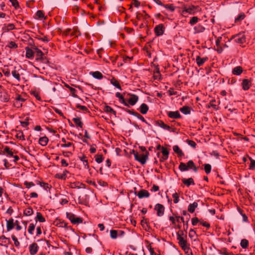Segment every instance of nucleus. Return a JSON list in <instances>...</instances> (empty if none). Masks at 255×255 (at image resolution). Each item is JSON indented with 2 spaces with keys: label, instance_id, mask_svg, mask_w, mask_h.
<instances>
[{
  "label": "nucleus",
  "instance_id": "1",
  "mask_svg": "<svg viewBox=\"0 0 255 255\" xmlns=\"http://www.w3.org/2000/svg\"><path fill=\"white\" fill-rule=\"evenodd\" d=\"M134 158L136 160L139 161L142 164L145 163L148 155V152L146 151L145 153L138 154V152H135L134 150L132 151Z\"/></svg>",
  "mask_w": 255,
  "mask_h": 255
},
{
  "label": "nucleus",
  "instance_id": "2",
  "mask_svg": "<svg viewBox=\"0 0 255 255\" xmlns=\"http://www.w3.org/2000/svg\"><path fill=\"white\" fill-rule=\"evenodd\" d=\"M243 161L246 166V163L249 164V169L250 170L255 169V160L253 159L249 156H245L243 158Z\"/></svg>",
  "mask_w": 255,
  "mask_h": 255
},
{
  "label": "nucleus",
  "instance_id": "3",
  "mask_svg": "<svg viewBox=\"0 0 255 255\" xmlns=\"http://www.w3.org/2000/svg\"><path fill=\"white\" fill-rule=\"evenodd\" d=\"M67 217L74 224H78L82 222V219L79 217H76L75 215L71 213H67Z\"/></svg>",
  "mask_w": 255,
  "mask_h": 255
},
{
  "label": "nucleus",
  "instance_id": "4",
  "mask_svg": "<svg viewBox=\"0 0 255 255\" xmlns=\"http://www.w3.org/2000/svg\"><path fill=\"white\" fill-rule=\"evenodd\" d=\"M177 239L179 241V244L184 250L186 251L189 250V248L187 246V242L184 240L183 237H181L180 235L178 234Z\"/></svg>",
  "mask_w": 255,
  "mask_h": 255
},
{
  "label": "nucleus",
  "instance_id": "5",
  "mask_svg": "<svg viewBox=\"0 0 255 255\" xmlns=\"http://www.w3.org/2000/svg\"><path fill=\"white\" fill-rule=\"evenodd\" d=\"M252 85V80L251 79H245L243 80L242 82V89L244 90H248L250 89Z\"/></svg>",
  "mask_w": 255,
  "mask_h": 255
},
{
  "label": "nucleus",
  "instance_id": "6",
  "mask_svg": "<svg viewBox=\"0 0 255 255\" xmlns=\"http://www.w3.org/2000/svg\"><path fill=\"white\" fill-rule=\"evenodd\" d=\"M155 210L157 211V215L159 217L163 215L164 208V206L160 204H157L155 206Z\"/></svg>",
  "mask_w": 255,
  "mask_h": 255
},
{
  "label": "nucleus",
  "instance_id": "7",
  "mask_svg": "<svg viewBox=\"0 0 255 255\" xmlns=\"http://www.w3.org/2000/svg\"><path fill=\"white\" fill-rule=\"evenodd\" d=\"M154 31L157 36L161 35L163 33V26L162 24L157 25L154 28Z\"/></svg>",
  "mask_w": 255,
  "mask_h": 255
},
{
  "label": "nucleus",
  "instance_id": "8",
  "mask_svg": "<svg viewBox=\"0 0 255 255\" xmlns=\"http://www.w3.org/2000/svg\"><path fill=\"white\" fill-rule=\"evenodd\" d=\"M25 56L26 58L30 59L33 58L35 56L34 49H26Z\"/></svg>",
  "mask_w": 255,
  "mask_h": 255
},
{
  "label": "nucleus",
  "instance_id": "9",
  "mask_svg": "<svg viewBox=\"0 0 255 255\" xmlns=\"http://www.w3.org/2000/svg\"><path fill=\"white\" fill-rule=\"evenodd\" d=\"M137 196L140 199L143 198L144 197L147 198L149 196V193L147 190H141L138 192Z\"/></svg>",
  "mask_w": 255,
  "mask_h": 255
},
{
  "label": "nucleus",
  "instance_id": "10",
  "mask_svg": "<svg viewBox=\"0 0 255 255\" xmlns=\"http://www.w3.org/2000/svg\"><path fill=\"white\" fill-rule=\"evenodd\" d=\"M195 6H192L189 8L183 9L182 11V14L185 15L187 13L193 14L194 13Z\"/></svg>",
  "mask_w": 255,
  "mask_h": 255
},
{
  "label": "nucleus",
  "instance_id": "11",
  "mask_svg": "<svg viewBox=\"0 0 255 255\" xmlns=\"http://www.w3.org/2000/svg\"><path fill=\"white\" fill-rule=\"evenodd\" d=\"M138 99V98L137 96L135 95H132L130 96L129 98L128 99V102L130 105L133 106L137 102Z\"/></svg>",
  "mask_w": 255,
  "mask_h": 255
},
{
  "label": "nucleus",
  "instance_id": "12",
  "mask_svg": "<svg viewBox=\"0 0 255 255\" xmlns=\"http://www.w3.org/2000/svg\"><path fill=\"white\" fill-rule=\"evenodd\" d=\"M35 51V56L37 60L43 59V52L39 49H34Z\"/></svg>",
  "mask_w": 255,
  "mask_h": 255
},
{
  "label": "nucleus",
  "instance_id": "13",
  "mask_svg": "<svg viewBox=\"0 0 255 255\" xmlns=\"http://www.w3.org/2000/svg\"><path fill=\"white\" fill-rule=\"evenodd\" d=\"M146 16L148 17V16L144 10L142 11V13L140 12H138L136 13V17L139 20L146 19Z\"/></svg>",
  "mask_w": 255,
  "mask_h": 255
},
{
  "label": "nucleus",
  "instance_id": "14",
  "mask_svg": "<svg viewBox=\"0 0 255 255\" xmlns=\"http://www.w3.org/2000/svg\"><path fill=\"white\" fill-rule=\"evenodd\" d=\"M167 115L169 117L173 119H177L180 117V113L178 111L169 112Z\"/></svg>",
  "mask_w": 255,
  "mask_h": 255
},
{
  "label": "nucleus",
  "instance_id": "15",
  "mask_svg": "<svg viewBox=\"0 0 255 255\" xmlns=\"http://www.w3.org/2000/svg\"><path fill=\"white\" fill-rule=\"evenodd\" d=\"M37 245L36 243H33L29 246V251L31 255L35 254L37 252Z\"/></svg>",
  "mask_w": 255,
  "mask_h": 255
},
{
  "label": "nucleus",
  "instance_id": "16",
  "mask_svg": "<svg viewBox=\"0 0 255 255\" xmlns=\"http://www.w3.org/2000/svg\"><path fill=\"white\" fill-rule=\"evenodd\" d=\"M207 59V57L201 58L199 56H196V58L197 64L199 66L202 65Z\"/></svg>",
  "mask_w": 255,
  "mask_h": 255
},
{
  "label": "nucleus",
  "instance_id": "17",
  "mask_svg": "<svg viewBox=\"0 0 255 255\" xmlns=\"http://www.w3.org/2000/svg\"><path fill=\"white\" fill-rule=\"evenodd\" d=\"M78 31L76 30H72L71 29H67L65 31L64 33L66 35H69L71 36L75 35L76 36H78L77 33Z\"/></svg>",
  "mask_w": 255,
  "mask_h": 255
},
{
  "label": "nucleus",
  "instance_id": "18",
  "mask_svg": "<svg viewBox=\"0 0 255 255\" xmlns=\"http://www.w3.org/2000/svg\"><path fill=\"white\" fill-rule=\"evenodd\" d=\"M240 246L244 249H247L249 246V241L247 239H242L240 242Z\"/></svg>",
  "mask_w": 255,
  "mask_h": 255
},
{
  "label": "nucleus",
  "instance_id": "19",
  "mask_svg": "<svg viewBox=\"0 0 255 255\" xmlns=\"http://www.w3.org/2000/svg\"><path fill=\"white\" fill-rule=\"evenodd\" d=\"M197 206H198V203L196 202H194L192 204H190L189 205L188 208V210L190 213H193L195 211V209L197 207Z\"/></svg>",
  "mask_w": 255,
  "mask_h": 255
},
{
  "label": "nucleus",
  "instance_id": "20",
  "mask_svg": "<svg viewBox=\"0 0 255 255\" xmlns=\"http://www.w3.org/2000/svg\"><path fill=\"white\" fill-rule=\"evenodd\" d=\"M90 74L92 75L94 78L97 79H101L103 77L102 74L99 71L91 72Z\"/></svg>",
  "mask_w": 255,
  "mask_h": 255
},
{
  "label": "nucleus",
  "instance_id": "21",
  "mask_svg": "<svg viewBox=\"0 0 255 255\" xmlns=\"http://www.w3.org/2000/svg\"><path fill=\"white\" fill-rule=\"evenodd\" d=\"M148 110L147 105L144 103L141 105L140 107V111L142 114H145Z\"/></svg>",
  "mask_w": 255,
  "mask_h": 255
},
{
  "label": "nucleus",
  "instance_id": "22",
  "mask_svg": "<svg viewBox=\"0 0 255 255\" xmlns=\"http://www.w3.org/2000/svg\"><path fill=\"white\" fill-rule=\"evenodd\" d=\"M13 227V220L12 219L6 221V228L7 231H9L12 229Z\"/></svg>",
  "mask_w": 255,
  "mask_h": 255
},
{
  "label": "nucleus",
  "instance_id": "23",
  "mask_svg": "<svg viewBox=\"0 0 255 255\" xmlns=\"http://www.w3.org/2000/svg\"><path fill=\"white\" fill-rule=\"evenodd\" d=\"M48 141V138L46 136L40 137L39 140V143L42 146H45Z\"/></svg>",
  "mask_w": 255,
  "mask_h": 255
},
{
  "label": "nucleus",
  "instance_id": "24",
  "mask_svg": "<svg viewBox=\"0 0 255 255\" xmlns=\"http://www.w3.org/2000/svg\"><path fill=\"white\" fill-rule=\"evenodd\" d=\"M187 166H188V169H193L195 172L197 171V168L195 167V164L192 160H189L187 164Z\"/></svg>",
  "mask_w": 255,
  "mask_h": 255
},
{
  "label": "nucleus",
  "instance_id": "25",
  "mask_svg": "<svg viewBox=\"0 0 255 255\" xmlns=\"http://www.w3.org/2000/svg\"><path fill=\"white\" fill-rule=\"evenodd\" d=\"M182 182L187 186H189L191 184H194V181L192 178L188 179H183Z\"/></svg>",
  "mask_w": 255,
  "mask_h": 255
},
{
  "label": "nucleus",
  "instance_id": "26",
  "mask_svg": "<svg viewBox=\"0 0 255 255\" xmlns=\"http://www.w3.org/2000/svg\"><path fill=\"white\" fill-rule=\"evenodd\" d=\"M111 83L114 86L116 87L117 88L119 89L120 90H122L121 87L119 83V82L115 78H112L111 80Z\"/></svg>",
  "mask_w": 255,
  "mask_h": 255
},
{
  "label": "nucleus",
  "instance_id": "27",
  "mask_svg": "<svg viewBox=\"0 0 255 255\" xmlns=\"http://www.w3.org/2000/svg\"><path fill=\"white\" fill-rule=\"evenodd\" d=\"M24 99L23 98H22L20 96L18 95L17 97L16 98V102L15 103V104L17 106H22V103H20V102L24 101Z\"/></svg>",
  "mask_w": 255,
  "mask_h": 255
},
{
  "label": "nucleus",
  "instance_id": "28",
  "mask_svg": "<svg viewBox=\"0 0 255 255\" xmlns=\"http://www.w3.org/2000/svg\"><path fill=\"white\" fill-rule=\"evenodd\" d=\"M173 149L174 151L177 153L179 156H182L183 155V153L178 145H174L173 147Z\"/></svg>",
  "mask_w": 255,
  "mask_h": 255
},
{
  "label": "nucleus",
  "instance_id": "29",
  "mask_svg": "<svg viewBox=\"0 0 255 255\" xmlns=\"http://www.w3.org/2000/svg\"><path fill=\"white\" fill-rule=\"evenodd\" d=\"M36 222H37V221H36V222H35V224H34V223H30L29 224V227H28V232L31 235L33 234V231L35 229Z\"/></svg>",
  "mask_w": 255,
  "mask_h": 255
},
{
  "label": "nucleus",
  "instance_id": "30",
  "mask_svg": "<svg viewBox=\"0 0 255 255\" xmlns=\"http://www.w3.org/2000/svg\"><path fill=\"white\" fill-rule=\"evenodd\" d=\"M179 168L181 171H185L188 170V166H187V164L183 162L180 163Z\"/></svg>",
  "mask_w": 255,
  "mask_h": 255
},
{
  "label": "nucleus",
  "instance_id": "31",
  "mask_svg": "<svg viewBox=\"0 0 255 255\" xmlns=\"http://www.w3.org/2000/svg\"><path fill=\"white\" fill-rule=\"evenodd\" d=\"M35 219L36 220H38L40 222H44L45 221L44 218L42 216V214L39 212L37 213Z\"/></svg>",
  "mask_w": 255,
  "mask_h": 255
},
{
  "label": "nucleus",
  "instance_id": "32",
  "mask_svg": "<svg viewBox=\"0 0 255 255\" xmlns=\"http://www.w3.org/2000/svg\"><path fill=\"white\" fill-rule=\"evenodd\" d=\"M240 215L242 216V219L243 222H244L245 223H246L247 224H249V220H248V217L247 216V215L245 213H243L241 210H240Z\"/></svg>",
  "mask_w": 255,
  "mask_h": 255
},
{
  "label": "nucleus",
  "instance_id": "33",
  "mask_svg": "<svg viewBox=\"0 0 255 255\" xmlns=\"http://www.w3.org/2000/svg\"><path fill=\"white\" fill-rule=\"evenodd\" d=\"M23 214L25 216H30L33 214V210L31 208L28 207L25 209Z\"/></svg>",
  "mask_w": 255,
  "mask_h": 255
},
{
  "label": "nucleus",
  "instance_id": "34",
  "mask_svg": "<svg viewBox=\"0 0 255 255\" xmlns=\"http://www.w3.org/2000/svg\"><path fill=\"white\" fill-rule=\"evenodd\" d=\"M3 28L7 30H12L15 28V26L12 23H9L7 24H4Z\"/></svg>",
  "mask_w": 255,
  "mask_h": 255
},
{
  "label": "nucleus",
  "instance_id": "35",
  "mask_svg": "<svg viewBox=\"0 0 255 255\" xmlns=\"http://www.w3.org/2000/svg\"><path fill=\"white\" fill-rule=\"evenodd\" d=\"M3 151L7 154L9 156H13V152L9 147L6 146L3 149Z\"/></svg>",
  "mask_w": 255,
  "mask_h": 255
},
{
  "label": "nucleus",
  "instance_id": "36",
  "mask_svg": "<svg viewBox=\"0 0 255 255\" xmlns=\"http://www.w3.org/2000/svg\"><path fill=\"white\" fill-rule=\"evenodd\" d=\"M11 74L13 77H14L16 80H17L18 81H20V75L16 70L12 71Z\"/></svg>",
  "mask_w": 255,
  "mask_h": 255
},
{
  "label": "nucleus",
  "instance_id": "37",
  "mask_svg": "<svg viewBox=\"0 0 255 255\" xmlns=\"http://www.w3.org/2000/svg\"><path fill=\"white\" fill-rule=\"evenodd\" d=\"M180 111L182 113L187 115L190 113V110L187 107H183L180 109Z\"/></svg>",
  "mask_w": 255,
  "mask_h": 255
},
{
  "label": "nucleus",
  "instance_id": "38",
  "mask_svg": "<svg viewBox=\"0 0 255 255\" xmlns=\"http://www.w3.org/2000/svg\"><path fill=\"white\" fill-rule=\"evenodd\" d=\"M117 231L116 230H111L110 231V237L113 239H115L117 238Z\"/></svg>",
  "mask_w": 255,
  "mask_h": 255
},
{
  "label": "nucleus",
  "instance_id": "39",
  "mask_svg": "<svg viewBox=\"0 0 255 255\" xmlns=\"http://www.w3.org/2000/svg\"><path fill=\"white\" fill-rule=\"evenodd\" d=\"M73 121L74 122L75 124L78 126H79L80 127H82V123L81 121V120L79 118H76L73 119Z\"/></svg>",
  "mask_w": 255,
  "mask_h": 255
},
{
  "label": "nucleus",
  "instance_id": "40",
  "mask_svg": "<svg viewBox=\"0 0 255 255\" xmlns=\"http://www.w3.org/2000/svg\"><path fill=\"white\" fill-rule=\"evenodd\" d=\"M204 169L206 173L209 174L210 173L211 170V166L209 164H206L204 166Z\"/></svg>",
  "mask_w": 255,
  "mask_h": 255
},
{
  "label": "nucleus",
  "instance_id": "41",
  "mask_svg": "<svg viewBox=\"0 0 255 255\" xmlns=\"http://www.w3.org/2000/svg\"><path fill=\"white\" fill-rule=\"evenodd\" d=\"M198 20V18L196 16H194L191 18V19L190 20L189 23L193 25L196 24Z\"/></svg>",
  "mask_w": 255,
  "mask_h": 255
},
{
  "label": "nucleus",
  "instance_id": "42",
  "mask_svg": "<svg viewBox=\"0 0 255 255\" xmlns=\"http://www.w3.org/2000/svg\"><path fill=\"white\" fill-rule=\"evenodd\" d=\"M161 151L163 155L165 156L164 159H167L168 158V155L169 154L168 151L167 149V148L162 147Z\"/></svg>",
  "mask_w": 255,
  "mask_h": 255
},
{
  "label": "nucleus",
  "instance_id": "43",
  "mask_svg": "<svg viewBox=\"0 0 255 255\" xmlns=\"http://www.w3.org/2000/svg\"><path fill=\"white\" fill-rule=\"evenodd\" d=\"M105 111L107 113H113L114 115L116 114V112L114 111V110L112 109L110 107L108 106L105 107Z\"/></svg>",
  "mask_w": 255,
  "mask_h": 255
},
{
  "label": "nucleus",
  "instance_id": "44",
  "mask_svg": "<svg viewBox=\"0 0 255 255\" xmlns=\"http://www.w3.org/2000/svg\"><path fill=\"white\" fill-rule=\"evenodd\" d=\"M96 161L98 163H101L103 160V157L102 155H96Z\"/></svg>",
  "mask_w": 255,
  "mask_h": 255
},
{
  "label": "nucleus",
  "instance_id": "45",
  "mask_svg": "<svg viewBox=\"0 0 255 255\" xmlns=\"http://www.w3.org/2000/svg\"><path fill=\"white\" fill-rule=\"evenodd\" d=\"M159 126L163 129L169 130L170 128L169 126L165 124L163 122H160Z\"/></svg>",
  "mask_w": 255,
  "mask_h": 255
},
{
  "label": "nucleus",
  "instance_id": "46",
  "mask_svg": "<svg viewBox=\"0 0 255 255\" xmlns=\"http://www.w3.org/2000/svg\"><path fill=\"white\" fill-rule=\"evenodd\" d=\"M12 5L16 9L19 7V4L17 0H9Z\"/></svg>",
  "mask_w": 255,
  "mask_h": 255
},
{
  "label": "nucleus",
  "instance_id": "47",
  "mask_svg": "<svg viewBox=\"0 0 255 255\" xmlns=\"http://www.w3.org/2000/svg\"><path fill=\"white\" fill-rule=\"evenodd\" d=\"M172 197L174 198L173 201L174 203H177L179 202V196L178 194L175 192L172 195Z\"/></svg>",
  "mask_w": 255,
  "mask_h": 255
},
{
  "label": "nucleus",
  "instance_id": "48",
  "mask_svg": "<svg viewBox=\"0 0 255 255\" xmlns=\"http://www.w3.org/2000/svg\"><path fill=\"white\" fill-rule=\"evenodd\" d=\"M16 136L17 138H19L20 140H24V135L22 132L20 131L17 133Z\"/></svg>",
  "mask_w": 255,
  "mask_h": 255
},
{
  "label": "nucleus",
  "instance_id": "49",
  "mask_svg": "<svg viewBox=\"0 0 255 255\" xmlns=\"http://www.w3.org/2000/svg\"><path fill=\"white\" fill-rule=\"evenodd\" d=\"M163 6L164 7H165L166 8L169 9L171 11H173L175 10V8L172 4H170V5L163 4Z\"/></svg>",
  "mask_w": 255,
  "mask_h": 255
},
{
  "label": "nucleus",
  "instance_id": "50",
  "mask_svg": "<svg viewBox=\"0 0 255 255\" xmlns=\"http://www.w3.org/2000/svg\"><path fill=\"white\" fill-rule=\"evenodd\" d=\"M36 15L39 18H42L44 17V13L43 11L40 10H38L36 12Z\"/></svg>",
  "mask_w": 255,
  "mask_h": 255
},
{
  "label": "nucleus",
  "instance_id": "51",
  "mask_svg": "<svg viewBox=\"0 0 255 255\" xmlns=\"http://www.w3.org/2000/svg\"><path fill=\"white\" fill-rule=\"evenodd\" d=\"M8 241V239L4 237H0V244L2 245L4 244H6Z\"/></svg>",
  "mask_w": 255,
  "mask_h": 255
},
{
  "label": "nucleus",
  "instance_id": "52",
  "mask_svg": "<svg viewBox=\"0 0 255 255\" xmlns=\"http://www.w3.org/2000/svg\"><path fill=\"white\" fill-rule=\"evenodd\" d=\"M11 238L14 242V245L16 247H18L19 245V243L17 239L14 236H12Z\"/></svg>",
  "mask_w": 255,
  "mask_h": 255
},
{
  "label": "nucleus",
  "instance_id": "53",
  "mask_svg": "<svg viewBox=\"0 0 255 255\" xmlns=\"http://www.w3.org/2000/svg\"><path fill=\"white\" fill-rule=\"evenodd\" d=\"M134 116H135L136 117H137V118H138L139 119H140V120H141L142 122L145 123L146 124H147V123L146 122V121L145 120V119H144V118L141 116L140 115H139V114H137V113H136Z\"/></svg>",
  "mask_w": 255,
  "mask_h": 255
},
{
  "label": "nucleus",
  "instance_id": "54",
  "mask_svg": "<svg viewBox=\"0 0 255 255\" xmlns=\"http://www.w3.org/2000/svg\"><path fill=\"white\" fill-rule=\"evenodd\" d=\"M76 107L83 111H87L88 110V109L86 107L84 106H82V105H77L76 106Z\"/></svg>",
  "mask_w": 255,
  "mask_h": 255
},
{
  "label": "nucleus",
  "instance_id": "55",
  "mask_svg": "<svg viewBox=\"0 0 255 255\" xmlns=\"http://www.w3.org/2000/svg\"><path fill=\"white\" fill-rule=\"evenodd\" d=\"M245 39V34L244 33L242 34L240 33V43H244L246 41Z\"/></svg>",
  "mask_w": 255,
  "mask_h": 255
},
{
  "label": "nucleus",
  "instance_id": "56",
  "mask_svg": "<svg viewBox=\"0 0 255 255\" xmlns=\"http://www.w3.org/2000/svg\"><path fill=\"white\" fill-rule=\"evenodd\" d=\"M24 185L26 186V188H30L31 187L34 186V184L32 182H25Z\"/></svg>",
  "mask_w": 255,
  "mask_h": 255
},
{
  "label": "nucleus",
  "instance_id": "57",
  "mask_svg": "<svg viewBox=\"0 0 255 255\" xmlns=\"http://www.w3.org/2000/svg\"><path fill=\"white\" fill-rule=\"evenodd\" d=\"M32 94L33 95V96H34L35 97V98L36 99H37L39 101H41V98H40V96H39V95L36 92H33L32 93Z\"/></svg>",
  "mask_w": 255,
  "mask_h": 255
},
{
  "label": "nucleus",
  "instance_id": "58",
  "mask_svg": "<svg viewBox=\"0 0 255 255\" xmlns=\"http://www.w3.org/2000/svg\"><path fill=\"white\" fill-rule=\"evenodd\" d=\"M233 73L235 75H239V67H235L233 70Z\"/></svg>",
  "mask_w": 255,
  "mask_h": 255
},
{
  "label": "nucleus",
  "instance_id": "59",
  "mask_svg": "<svg viewBox=\"0 0 255 255\" xmlns=\"http://www.w3.org/2000/svg\"><path fill=\"white\" fill-rule=\"evenodd\" d=\"M188 143L189 145H190L191 146H192L194 148L196 147V143L192 140H188Z\"/></svg>",
  "mask_w": 255,
  "mask_h": 255
},
{
  "label": "nucleus",
  "instance_id": "60",
  "mask_svg": "<svg viewBox=\"0 0 255 255\" xmlns=\"http://www.w3.org/2000/svg\"><path fill=\"white\" fill-rule=\"evenodd\" d=\"M132 4L136 7H138L140 5V2L138 1H137V0H133Z\"/></svg>",
  "mask_w": 255,
  "mask_h": 255
},
{
  "label": "nucleus",
  "instance_id": "61",
  "mask_svg": "<svg viewBox=\"0 0 255 255\" xmlns=\"http://www.w3.org/2000/svg\"><path fill=\"white\" fill-rule=\"evenodd\" d=\"M199 220L197 218H193L192 220V224L193 226L196 225L198 222Z\"/></svg>",
  "mask_w": 255,
  "mask_h": 255
},
{
  "label": "nucleus",
  "instance_id": "62",
  "mask_svg": "<svg viewBox=\"0 0 255 255\" xmlns=\"http://www.w3.org/2000/svg\"><path fill=\"white\" fill-rule=\"evenodd\" d=\"M122 99H120V102L126 106H128V104L126 102L124 98V97L122 98Z\"/></svg>",
  "mask_w": 255,
  "mask_h": 255
},
{
  "label": "nucleus",
  "instance_id": "63",
  "mask_svg": "<svg viewBox=\"0 0 255 255\" xmlns=\"http://www.w3.org/2000/svg\"><path fill=\"white\" fill-rule=\"evenodd\" d=\"M151 190L152 191L154 192L157 191L159 190V187L157 185H154Z\"/></svg>",
  "mask_w": 255,
  "mask_h": 255
},
{
  "label": "nucleus",
  "instance_id": "64",
  "mask_svg": "<svg viewBox=\"0 0 255 255\" xmlns=\"http://www.w3.org/2000/svg\"><path fill=\"white\" fill-rule=\"evenodd\" d=\"M28 124H29V123L27 121H23V122H21V125L23 127H26V126H27L28 125Z\"/></svg>",
  "mask_w": 255,
  "mask_h": 255
}]
</instances>
